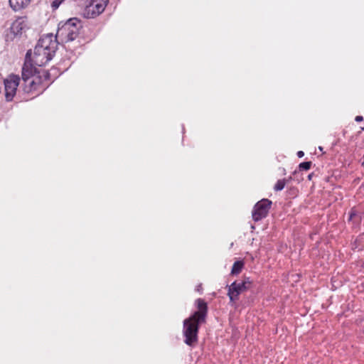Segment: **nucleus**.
Wrapping results in <instances>:
<instances>
[{"label":"nucleus","mask_w":364,"mask_h":364,"mask_svg":"<svg viewBox=\"0 0 364 364\" xmlns=\"http://www.w3.org/2000/svg\"><path fill=\"white\" fill-rule=\"evenodd\" d=\"M31 0H9V4L14 11H18L26 7Z\"/></svg>","instance_id":"11"},{"label":"nucleus","mask_w":364,"mask_h":364,"mask_svg":"<svg viewBox=\"0 0 364 364\" xmlns=\"http://www.w3.org/2000/svg\"><path fill=\"white\" fill-rule=\"evenodd\" d=\"M41 77L42 76L38 75L35 77V79H32L31 80L28 81L26 83L23 82V84L21 85L23 92L26 93H29L33 90H36L38 85L42 82Z\"/></svg>","instance_id":"10"},{"label":"nucleus","mask_w":364,"mask_h":364,"mask_svg":"<svg viewBox=\"0 0 364 364\" xmlns=\"http://www.w3.org/2000/svg\"><path fill=\"white\" fill-rule=\"evenodd\" d=\"M28 28L26 16L18 17L11 24L10 30L14 36H20Z\"/></svg>","instance_id":"9"},{"label":"nucleus","mask_w":364,"mask_h":364,"mask_svg":"<svg viewBox=\"0 0 364 364\" xmlns=\"http://www.w3.org/2000/svg\"><path fill=\"white\" fill-rule=\"evenodd\" d=\"M108 0H92L90 4L86 6L85 15L87 18H95L102 14Z\"/></svg>","instance_id":"8"},{"label":"nucleus","mask_w":364,"mask_h":364,"mask_svg":"<svg viewBox=\"0 0 364 364\" xmlns=\"http://www.w3.org/2000/svg\"><path fill=\"white\" fill-rule=\"evenodd\" d=\"M285 185H286L285 179L278 180L274 186V190L275 191H280L284 189V188L285 187Z\"/></svg>","instance_id":"13"},{"label":"nucleus","mask_w":364,"mask_h":364,"mask_svg":"<svg viewBox=\"0 0 364 364\" xmlns=\"http://www.w3.org/2000/svg\"><path fill=\"white\" fill-rule=\"evenodd\" d=\"M57 49L58 43L53 41V34H46L39 39L35 46L31 61L36 66H43L53 58Z\"/></svg>","instance_id":"2"},{"label":"nucleus","mask_w":364,"mask_h":364,"mask_svg":"<svg viewBox=\"0 0 364 364\" xmlns=\"http://www.w3.org/2000/svg\"><path fill=\"white\" fill-rule=\"evenodd\" d=\"M243 266L244 264L242 261L235 262L232 267L231 274L232 275L238 274L242 271Z\"/></svg>","instance_id":"12"},{"label":"nucleus","mask_w":364,"mask_h":364,"mask_svg":"<svg viewBox=\"0 0 364 364\" xmlns=\"http://www.w3.org/2000/svg\"><path fill=\"white\" fill-rule=\"evenodd\" d=\"M355 120L356 122H359L363 121V117H362V116H357V117H355Z\"/></svg>","instance_id":"18"},{"label":"nucleus","mask_w":364,"mask_h":364,"mask_svg":"<svg viewBox=\"0 0 364 364\" xmlns=\"http://www.w3.org/2000/svg\"><path fill=\"white\" fill-rule=\"evenodd\" d=\"M63 0H55L52 2L51 6L53 9H57L60 4L62 3Z\"/></svg>","instance_id":"15"},{"label":"nucleus","mask_w":364,"mask_h":364,"mask_svg":"<svg viewBox=\"0 0 364 364\" xmlns=\"http://www.w3.org/2000/svg\"><path fill=\"white\" fill-rule=\"evenodd\" d=\"M309 179H311V175H309Z\"/></svg>","instance_id":"21"},{"label":"nucleus","mask_w":364,"mask_h":364,"mask_svg":"<svg viewBox=\"0 0 364 364\" xmlns=\"http://www.w3.org/2000/svg\"><path fill=\"white\" fill-rule=\"evenodd\" d=\"M50 75V73L48 70L43 71V77L45 80H49Z\"/></svg>","instance_id":"16"},{"label":"nucleus","mask_w":364,"mask_h":364,"mask_svg":"<svg viewBox=\"0 0 364 364\" xmlns=\"http://www.w3.org/2000/svg\"><path fill=\"white\" fill-rule=\"evenodd\" d=\"M35 66L34 63L31 61V50H28L26 54L21 73L22 80L25 83L31 80V77L37 73L38 69Z\"/></svg>","instance_id":"5"},{"label":"nucleus","mask_w":364,"mask_h":364,"mask_svg":"<svg viewBox=\"0 0 364 364\" xmlns=\"http://www.w3.org/2000/svg\"><path fill=\"white\" fill-rule=\"evenodd\" d=\"M198 311L183 321V336L184 343L189 346H194L198 342L199 325L205 323L207 316L208 306L202 299L196 301Z\"/></svg>","instance_id":"1"},{"label":"nucleus","mask_w":364,"mask_h":364,"mask_svg":"<svg viewBox=\"0 0 364 364\" xmlns=\"http://www.w3.org/2000/svg\"><path fill=\"white\" fill-rule=\"evenodd\" d=\"M272 201L264 198L257 202L253 208L252 215L255 221L257 222L265 218L271 208Z\"/></svg>","instance_id":"7"},{"label":"nucleus","mask_w":364,"mask_h":364,"mask_svg":"<svg viewBox=\"0 0 364 364\" xmlns=\"http://www.w3.org/2000/svg\"><path fill=\"white\" fill-rule=\"evenodd\" d=\"M82 27L81 21L77 18H71L65 22H60L53 41L57 43H64L74 41L79 35L80 29Z\"/></svg>","instance_id":"3"},{"label":"nucleus","mask_w":364,"mask_h":364,"mask_svg":"<svg viewBox=\"0 0 364 364\" xmlns=\"http://www.w3.org/2000/svg\"><path fill=\"white\" fill-rule=\"evenodd\" d=\"M356 216V212L355 210L352 209L350 213L349 220H353L354 217Z\"/></svg>","instance_id":"17"},{"label":"nucleus","mask_w":364,"mask_h":364,"mask_svg":"<svg viewBox=\"0 0 364 364\" xmlns=\"http://www.w3.org/2000/svg\"><path fill=\"white\" fill-rule=\"evenodd\" d=\"M311 161H305L302 162L299 164V168L300 170L307 171L311 168Z\"/></svg>","instance_id":"14"},{"label":"nucleus","mask_w":364,"mask_h":364,"mask_svg":"<svg viewBox=\"0 0 364 364\" xmlns=\"http://www.w3.org/2000/svg\"><path fill=\"white\" fill-rule=\"evenodd\" d=\"M319 149L322 151L323 148L321 146H319Z\"/></svg>","instance_id":"20"},{"label":"nucleus","mask_w":364,"mask_h":364,"mask_svg":"<svg viewBox=\"0 0 364 364\" xmlns=\"http://www.w3.org/2000/svg\"><path fill=\"white\" fill-rule=\"evenodd\" d=\"M20 77L16 75H11L4 81L5 98L7 102L14 100L16 94L17 87L20 84Z\"/></svg>","instance_id":"4"},{"label":"nucleus","mask_w":364,"mask_h":364,"mask_svg":"<svg viewBox=\"0 0 364 364\" xmlns=\"http://www.w3.org/2000/svg\"><path fill=\"white\" fill-rule=\"evenodd\" d=\"M250 286V282L244 280L242 282H234L230 285H227L228 296L230 301H235L239 299V295L247 290Z\"/></svg>","instance_id":"6"},{"label":"nucleus","mask_w":364,"mask_h":364,"mask_svg":"<svg viewBox=\"0 0 364 364\" xmlns=\"http://www.w3.org/2000/svg\"><path fill=\"white\" fill-rule=\"evenodd\" d=\"M304 153L302 151H298V152H297V156H298V157H299V158L303 157V156H304Z\"/></svg>","instance_id":"19"}]
</instances>
